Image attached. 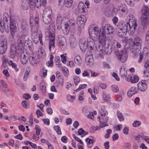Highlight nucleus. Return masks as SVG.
Here are the masks:
<instances>
[{
    "label": "nucleus",
    "instance_id": "f257e3e1",
    "mask_svg": "<svg viewBox=\"0 0 149 149\" xmlns=\"http://www.w3.org/2000/svg\"><path fill=\"white\" fill-rule=\"evenodd\" d=\"M115 29L110 24H106L100 29L99 37L100 41L104 42V39L111 40L112 38L113 34Z\"/></svg>",
    "mask_w": 149,
    "mask_h": 149
},
{
    "label": "nucleus",
    "instance_id": "f03ea898",
    "mask_svg": "<svg viewBox=\"0 0 149 149\" xmlns=\"http://www.w3.org/2000/svg\"><path fill=\"white\" fill-rule=\"evenodd\" d=\"M126 26H127L128 32L131 35H132L134 33L136 27L137 26L136 21L134 16L130 14L127 16L126 20Z\"/></svg>",
    "mask_w": 149,
    "mask_h": 149
},
{
    "label": "nucleus",
    "instance_id": "7ed1b4c3",
    "mask_svg": "<svg viewBox=\"0 0 149 149\" xmlns=\"http://www.w3.org/2000/svg\"><path fill=\"white\" fill-rule=\"evenodd\" d=\"M100 116L98 117L99 121L100 123V127H103L107 126V122L108 118L107 117V112L104 106H102L101 109L100 110Z\"/></svg>",
    "mask_w": 149,
    "mask_h": 149
},
{
    "label": "nucleus",
    "instance_id": "20e7f679",
    "mask_svg": "<svg viewBox=\"0 0 149 149\" xmlns=\"http://www.w3.org/2000/svg\"><path fill=\"white\" fill-rule=\"evenodd\" d=\"M31 42L28 36V33L26 35L25 33L22 34L21 36H19L17 40V44L18 48L22 49L23 47V43L27 46Z\"/></svg>",
    "mask_w": 149,
    "mask_h": 149
},
{
    "label": "nucleus",
    "instance_id": "39448f33",
    "mask_svg": "<svg viewBox=\"0 0 149 149\" xmlns=\"http://www.w3.org/2000/svg\"><path fill=\"white\" fill-rule=\"evenodd\" d=\"M99 28L97 25L95 24H92L89 27L88 32L90 37L95 39L99 38Z\"/></svg>",
    "mask_w": 149,
    "mask_h": 149
},
{
    "label": "nucleus",
    "instance_id": "423d86ee",
    "mask_svg": "<svg viewBox=\"0 0 149 149\" xmlns=\"http://www.w3.org/2000/svg\"><path fill=\"white\" fill-rule=\"evenodd\" d=\"M117 27L119 29L118 32V36L121 38H123L126 34L127 30V26L126 24L123 21L119 22L117 25Z\"/></svg>",
    "mask_w": 149,
    "mask_h": 149
},
{
    "label": "nucleus",
    "instance_id": "0eeeda50",
    "mask_svg": "<svg viewBox=\"0 0 149 149\" xmlns=\"http://www.w3.org/2000/svg\"><path fill=\"white\" fill-rule=\"evenodd\" d=\"M43 34L42 33H38L36 31L33 32L31 35V38L34 43L37 44L40 41V43L42 45L43 43L42 41Z\"/></svg>",
    "mask_w": 149,
    "mask_h": 149
},
{
    "label": "nucleus",
    "instance_id": "6e6552de",
    "mask_svg": "<svg viewBox=\"0 0 149 149\" xmlns=\"http://www.w3.org/2000/svg\"><path fill=\"white\" fill-rule=\"evenodd\" d=\"M116 54L118 59L121 62L124 63L127 60L128 55L126 49L116 52Z\"/></svg>",
    "mask_w": 149,
    "mask_h": 149
},
{
    "label": "nucleus",
    "instance_id": "1a4fd4ad",
    "mask_svg": "<svg viewBox=\"0 0 149 149\" xmlns=\"http://www.w3.org/2000/svg\"><path fill=\"white\" fill-rule=\"evenodd\" d=\"M117 12H119V15L120 17H123L125 16L128 13V9L126 6L121 4L116 10Z\"/></svg>",
    "mask_w": 149,
    "mask_h": 149
},
{
    "label": "nucleus",
    "instance_id": "9d476101",
    "mask_svg": "<svg viewBox=\"0 0 149 149\" xmlns=\"http://www.w3.org/2000/svg\"><path fill=\"white\" fill-rule=\"evenodd\" d=\"M115 8L114 5H111L107 8L105 10V14L108 17L115 15L116 12L115 10Z\"/></svg>",
    "mask_w": 149,
    "mask_h": 149
},
{
    "label": "nucleus",
    "instance_id": "9b49d317",
    "mask_svg": "<svg viewBox=\"0 0 149 149\" xmlns=\"http://www.w3.org/2000/svg\"><path fill=\"white\" fill-rule=\"evenodd\" d=\"M7 48V41L5 39L0 40V54H3L6 51Z\"/></svg>",
    "mask_w": 149,
    "mask_h": 149
},
{
    "label": "nucleus",
    "instance_id": "f8f14e48",
    "mask_svg": "<svg viewBox=\"0 0 149 149\" xmlns=\"http://www.w3.org/2000/svg\"><path fill=\"white\" fill-rule=\"evenodd\" d=\"M106 40V39H105L104 42H102V41H100V38H99V42L100 44L97 47H96L95 49H97L100 54H105L104 49L106 46L105 45Z\"/></svg>",
    "mask_w": 149,
    "mask_h": 149
},
{
    "label": "nucleus",
    "instance_id": "ddd939ff",
    "mask_svg": "<svg viewBox=\"0 0 149 149\" xmlns=\"http://www.w3.org/2000/svg\"><path fill=\"white\" fill-rule=\"evenodd\" d=\"M147 81L142 80L139 82L137 84L138 89L141 91H145L147 88V85L146 84Z\"/></svg>",
    "mask_w": 149,
    "mask_h": 149
},
{
    "label": "nucleus",
    "instance_id": "4468645a",
    "mask_svg": "<svg viewBox=\"0 0 149 149\" xmlns=\"http://www.w3.org/2000/svg\"><path fill=\"white\" fill-rule=\"evenodd\" d=\"M61 29L64 33L65 35L68 34L69 32L70 27L69 28V24L68 22H62L61 23Z\"/></svg>",
    "mask_w": 149,
    "mask_h": 149
},
{
    "label": "nucleus",
    "instance_id": "2eb2a0df",
    "mask_svg": "<svg viewBox=\"0 0 149 149\" xmlns=\"http://www.w3.org/2000/svg\"><path fill=\"white\" fill-rule=\"evenodd\" d=\"M87 42L88 47L93 49H95L96 45L95 44L94 39L93 38L90 36L87 38Z\"/></svg>",
    "mask_w": 149,
    "mask_h": 149
},
{
    "label": "nucleus",
    "instance_id": "dca6fc26",
    "mask_svg": "<svg viewBox=\"0 0 149 149\" xmlns=\"http://www.w3.org/2000/svg\"><path fill=\"white\" fill-rule=\"evenodd\" d=\"M21 28L22 34L25 33V35H26L27 33H28V25L26 21H23L22 22Z\"/></svg>",
    "mask_w": 149,
    "mask_h": 149
},
{
    "label": "nucleus",
    "instance_id": "f3484780",
    "mask_svg": "<svg viewBox=\"0 0 149 149\" xmlns=\"http://www.w3.org/2000/svg\"><path fill=\"white\" fill-rule=\"evenodd\" d=\"M51 38L49 40V48L50 51H53L54 48L55 34L53 33L50 35Z\"/></svg>",
    "mask_w": 149,
    "mask_h": 149
},
{
    "label": "nucleus",
    "instance_id": "a211bd4d",
    "mask_svg": "<svg viewBox=\"0 0 149 149\" xmlns=\"http://www.w3.org/2000/svg\"><path fill=\"white\" fill-rule=\"evenodd\" d=\"M93 61L92 54L91 53L89 54H87L85 58V62L87 65L92 64L93 63Z\"/></svg>",
    "mask_w": 149,
    "mask_h": 149
},
{
    "label": "nucleus",
    "instance_id": "6ab92c4d",
    "mask_svg": "<svg viewBox=\"0 0 149 149\" xmlns=\"http://www.w3.org/2000/svg\"><path fill=\"white\" fill-rule=\"evenodd\" d=\"M148 15H142L141 17L142 24L143 26L146 27L149 24V19L148 18Z\"/></svg>",
    "mask_w": 149,
    "mask_h": 149
},
{
    "label": "nucleus",
    "instance_id": "aec40b11",
    "mask_svg": "<svg viewBox=\"0 0 149 149\" xmlns=\"http://www.w3.org/2000/svg\"><path fill=\"white\" fill-rule=\"evenodd\" d=\"M29 62L33 66H35L39 62V59L37 56H30L29 58Z\"/></svg>",
    "mask_w": 149,
    "mask_h": 149
},
{
    "label": "nucleus",
    "instance_id": "412c9836",
    "mask_svg": "<svg viewBox=\"0 0 149 149\" xmlns=\"http://www.w3.org/2000/svg\"><path fill=\"white\" fill-rule=\"evenodd\" d=\"M29 58V55L26 53H23L21 55V61L23 64H26L28 61Z\"/></svg>",
    "mask_w": 149,
    "mask_h": 149
},
{
    "label": "nucleus",
    "instance_id": "4be33fe9",
    "mask_svg": "<svg viewBox=\"0 0 149 149\" xmlns=\"http://www.w3.org/2000/svg\"><path fill=\"white\" fill-rule=\"evenodd\" d=\"M42 15L52 16V12L50 7L47 6L45 8Z\"/></svg>",
    "mask_w": 149,
    "mask_h": 149
},
{
    "label": "nucleus",
    "instance_id": "5701e85b",
    "mask_svg": "<svg viewBox=\"0 0 149 149\" xmlns=\"http://www.w3.org/2000/svg\"><path fill=\"white\" fill-rule=\"evenodd\" d=\"M141 47H139L137 45H134L132 44L130 47V50L132 53L136 54L139 52L141 49Z\"/></svg>",
    "mask_w": 149,
    "mask_h": 149
},
{
    "label": "nucleus",
    "instance_id": "b1692460",
    "mask_svg": "<svg viewBox=\"0 0 149 149\" xmlns=\"http://www.w3.org/2000/svg\"><path fill=\"white\" fill-rule=\"evenodd\" d=\"M78 9L80 13H86L87 9L84 3L82 2H80L78 4Z\"/></svg>",
    "mask_w": 149,
    "mask_h": 149
},
{
    "label": "nucleus",
    "instance_id": "393cba45",
    "mask_svg": "<svg viewBox=\"0 0 149 149\" xmlns=\"http://www.w3.org/2000/svg\"><path fill=\"white\" fill-rule=\"evenodd\" d=\"M86 21V17L84 15L79 16L77 18L78 23L84 24Z\"/></svg>",
    "mask_w": 149,
    "mask_h": 149
},
{
    "label": "nucleus",
    "instance_id": "a878e982",
    "mask_svg": "<svg viewBox=\"0 0 149 149\" xmlns=\"http://www.w3.org/2000/svg\"><path fill=\"white\" fill-rule=\"evenodd\" d=\"M127 69L125 67L123 66L120 69V75L122 77H126L127 75Z\"/></svg>",
    "mask_w": 149,
    "mask_h": 149
},
{
    "label": "nucleus",
    "instance_id": "bb28decb",
    "mask_svg": "<svg viewBox=\"0 0 149 149\" xmlns=\"http://www.w3.org/2000/svg\"><path fill=\"white\" fill-rule=\"evenodd\" d=\"M136 92L137 89L135 87H132L127 92V96L129 97H130L133 95L136 94Z\"/></svg>",
    "mask_w": 149,
    "mask_h": 149
},
{
    "label": "nucleus",
    "instance_id": "cd10ccee",
    "mask_svg": "<svg viewBox=\"0 0 149 149\" xmlns=\"http://www.w3.org/2000/svg\"><path fill=\"white\" fill-rule=\"evenodd\" d=\"M79 46L81 50L84 52H85L87 48V45L84 40H81L80 41Z\"/></svg>",
    "mask_w": 149,
    "mask_h": 149
},
{
    "label": "nucleus",
    "instance_id": "c85d7f7f",
    "mask_svg": "<svg viewBox=\"0 0 149 149\" xmlns=\"http://www.w3.org/2000/svg\"><path fill=\"white\" fill-rule=\"evenodd\" d=\"M102 97L104 102H107L110 100L111 96L110 94L107 93L104 91H103L102 93Z\"/></svg>",
    "mask_w": 149,
    "mask_h": 149
},
{
    "label": "nucleus",
    "instance_id": "c756f323",
    "mask_svg": "<svg viewBox=\"0 0 149 149\" xmlns=\"http://www.w3.org/2000/svg\"><path fill=\"white\" fill-rule=\"evenodd\" d=\"M29 1L28 0H23L21 3L22 8L24 10H27L29 7Z\"/></svg>",
    "mask_w": 149,
    "mask_h": 149
},
{
    "label": "nucleus",
    "instance_id": "7c9ffc66",
    "mask_svg": "<svg viewBox=\"0 0 149 149\" xmlns=\"http://www.w3.org/2000/svg\"><path fill=\"white\" fill-rule=\"evenodd\" d=\"M29 5L31 8L33 10L36 8H37V0H29Z\"/></svg>",
    "mask_w": 149,
    "mask_h": 149
},
{
    "label": "nucleus",
    "instance_id": "2f4dec72",
    "mask_svg": "<svg viewBox=\"0 0 149 149\" xmlns=\"http://www.w3.org/2000/svg\"><path fill=\"white\" fill-rule=\"evenodd\" d=\"M52 16L42 15L43 20L44 23L48 24L51 22Z\"/></svg>",
    "mask_w": 149,
    "mask_h": 149
},
{
    "label": "nucleus",
    "instance_id": "473e14b6",
    "mask_svg": "<svg viewBox=\"0 0 149 149\" xmlns=\"http://www.w3.org/2000/svg\"><path fill=\"white\" fill-rule=\"evenodd\" d=\"M142 40L141 38L137 37L134 39V40L133 43V44L134 45H137L141 47Z\"/></svg>",
    "mask_w": 149,
    "mask_h": 149
},
{
    "label": "nucleus",
    "instance_id": "72a5a7b5",
    "mask_svg": "<svg viewBox=\"0 0 149 149\" xmlns=\"http://www.w3.org/2000/svg\"><path fill=\"white\" fill-rule=\"evenodd\" d=\"M58 67L63 71L64 74L65 76H67L69 74V71L67 68L65 67H62L60 64H58Z\"/></svg>",
    "mask_w": 149,
    "mask_h": 149
},
{
    "label": "nucleus",
    "instance_id": "f704fd0d",
    "mask_svg": "<svg viewBox=\"0 0 149 149\" xmlns=\"http://www.w3.org/2000/svg\"><path fill=\"white\" fill-rule=\"evenodd\" d=\"M74 61L76 64L79 65L81 64L82 60L80 56H77L74 58Z\"/></svg>",
    "mask_w": 149,
    "mask_h": 149
},
{
    "label": "nucleus",
    "instance_id": "c9c22d12",
    "mask_svg": "<svg viewBox=\"0 0 149 149\" xmlns=\"http://www.w3.org/2000/svg\"><path fill=\"white\" fill-rule=\"evenodd\" d=\"M112 47L111 45H107L105 46L104 49L105 54H110L112 52Z\"/></svg>",
    "mask_w": 149,
    "mask_h": 149
},
{
    "label": "nucleus",
    "instance_id": "e433bc0d",
    "mask_svg": "<svg viewBox=\"0 0 149 149\" xmlns=\"http://www.w3.org/2000/svg\"><path fill=\"white\" fill-rule=\"evenodd\" d=\"M16 49L15 46H13L11 47L10 57L11 58H13L15 56L16 52Z\"/></svg>",
    "mask_w": 149,
    "mask_h": 149
},
{
    "label": "nucleus",
    "instance_id": "4c0bfd02",
    "mask_svg": "<svg viewBox=\"0 0 149 149\" xmlns=\"http://www.w3.org/2000/svg\"><path fill=\"white\" fill-rule=\"evenodd\" d=\"M16 22L14 19H10V20L9 21V23L7 24V27H16Z\"/></svg>",
    "mask_w": 149,
    "mask_h": 149
},
{
    "label": "nucleus",
    "instance_id": "58836bf2",
    "mask_svg": "<svg viewBox=\"0 0 149 149\" xmlns=\"http://www.w3.org/2000/svg\"><path fill=\"white\" fill-rule=\"evenodd\" d=\"M142 15H148L149 13V9L148 6H143L141 10Z\"/></svg>",
    "mask_w": 149,
    "mask_h": 149
},
{
    "label": "nucleus",
    "instance_id": "ea45409f",
    "mask_svg": "<svg viewBox=\"0 0 149 149\" xmlns=\"http://www.w3.org/2000/svg\"><path fill=\"white\" fill-rule=\"evenodd\" d=\"M16 27H6L5 29L6 30H8V31L9 30H10V33L12 36L13 37L15 32L16 31Z\"/></svg>",
    "mask_w": 149,
    "mask_h": 149
},
{
    "label": "nucleus",
    "instance_id": "a19ab883",
    "mask_svg": "<svg viewBox=\"0 0 149 149\" xmlns=\"http://www.w3.org/2000/svg\"><path fill=\"white\" fill-rule=\"evenodd\" d=\"M73 2V0H64V5L66 7L70 8L72 6Z\"/></svg>",
    "mask_w": 149,
    "mask_h": 149
},
{
    "label": "nucleus",
    "instance_id": "79ce46f5",
    "mask_svg": "<svg viewBox=\"0 0 149 149\" xmlns=\"http://www.w3.org/2000/svg\"><path fill=\"white\" fill-rule=\"evenodd\" d=\"M37 8L41 6L44 7L46 4V0H37Z\"/></svg>",
    "mask_w": 149,
    "mask_h": 149
},
{
    "label": "nucleus",
    "instance_id": "37998d69",
    "mask_svg": "<svg viewBox=\"0 0 149 149\" xmlns=\"http://www.w3.org/2000/svg\"><path fill=\"white\" fill-rule=\"evenodd\" d=\"M3 18L4 20V22H5L7 24L9 22V20L11 19L9 17L8 14L6 12L4 13L3 14Z\"/></svg>",
    "mask_w": 149,
    "mask_h": 149
},
{
    "label": "nucleus",
    "instance_id": "c03bdc74",
    "mask_svg": "<svg viewBox=\"0 0 149 149\" xmlns=\"http://www.w3.org/2000/svg\"><path fill=\"white\" fill-rule=\"evenodd\" d=\"M79 135H81L82 137H83L85 135L88 134V132H85L82 128H80L78 132Z\"/></svg>",
    "mask_w": 149,
    "mask_h": 149
},
{
    "label": "nucleus",
    "instance_id": "a18cd8bd",
    "mask_svg": "<svg viewBox=\"0 0 149 149\" xmlns=\"http://www.w3.org/2000/svg\"><path fill=\"white\" fill-rule=\"evenodd\" d=\"M39 19L38 17H36L34 19V23H35L36 26V30H38L39 27Z\"/></svg>",
    "mask_w": 149,
    "mask_h": 149
},
{
    "label": "nucleus",
    "instance_id": "49530a36",
    "mask_svg": "<svg viewBox=\"0 0 149 149\" xmlns=\"http://www.w3.org/2000/svg\"><path fill=\"white\" fill-rule=\"evenodd\" d=\"M117 115L118 119L120 121H123L124 119V117L123 116L122 113L120 112L119 111H117Z\"/></svg>",
    "mask_w": 149,
    "mask_h": 149
},
{
    "label": "nucleus",
    "instance_id": "de8ad7c7",
    "mask_svg": "<svg viewBox=\"0 0 149 149\" xmlns=\"http://www.w3.org/2000/svg\"><path fill=\"white\" fill-rule=\"evenodd\" d=\"M107 133L104 136L105 138H108L110 136V134L112 133V131L110 129H108L107 130Z\"/></svg>",
    "mask_w": 149,
    "mask_h": 149
},
{
    "label": "nucleus",
    "instance_id": "09e8293b",
    "mask_svg": "<svg viewBox=\"0 0 149 149\" xmlns=\"http://www.w3.org/2000/svg\"><path fill=\"white\" fill-rule=\"evenodd\" d=\"M144 136H141L140 135H138L135 136L134 139L138 141V142L141 141L143 139V137Z\"/></svg>",
    "mask_w": 149,
    "mask_h": 149
},
{
    "label": "nucleus",
    "instance_id": "8fccbe9b",
    "mask_svg": "<svg viewBox=\"0 0 149 149\" xmlns=\"http://www.w3.org/2000/svg\"><path fill=\"white\" fill-rule=\"evenodd\" d=\"M6 88V89L4 90V92L6 93V95L8 96H13L12 91L11 90H8L7 88Z\"/></svg>",
    "mask_w": 149,
    "mask_h": 149
},
{
    "label": "nucleus",
    "instance_id": "3c124183",
    "mask_svg": "<svg viewBox=\"0 0 149 149\" xmlns=\"http://www.w3.org/2000/svg\"><path fill=\"white\" fill-rule=\"evenodd\" d=\"M54 128L58 134H61L60 128L59 126L58 125L55 126L54 127Z\"/></svg>",
    "mask_w": 149,
    "mask_h": 149
},
{
    "label": "nucleus",
    "instance_id": "603ef678",
    "mask_svg": "<svg viewBox=\"0 0 149 149\" xmlns=\"http://www.w3.org/2000/svg\"><path fill=\"white\" fill-rule=\"evenodd\" d=\"M111 89L115 93L119 91L118 87L115 85H113L111 86Z\"/></svg>",
    "mask_w": 149,
    "mask_h": 149
},
{
    "label": "nucleus",
    "instance_id": "864d4df0",
    "mask_svg": "<svg viewBox=\"0 0 149 149\" xmlns=\"http://www.w3.org/2000/svg\"><path fill=\"white\" fill-rule=\"evenodd\" d=\"M87 86V85L86 84H84L80 85L79 88L75 90V91L76 92L78 91L79 90L86 88Z\"/></svg>",
    "mask_w": 149,
    "mask_h": 149
},
{
    "label": "nucleus",
    "instance_id": "5fc2aeb1",
    "mask_svg": "<svg viewBox=\"0 0 149 149\" xmlns=\"http://www.w3.org/2000/svg\"><path fill=\"white\" fill-rule=\"evenodd\" d=\"M22 106L25 108H29V105L27 102L25 100H23L22 102Z\"/></svg>",
    "mask_w": 149,
    "mask_h": 149
},
{
    "label": "nucleus",
    "instance_id": "6e6d98bb",
    "mask_svg": "<svg viewBox=\"0 0 149 149\" xmlns=\"http://www.w3.org/2000/svg\"><path fill=\"white\" fill-rule=\"evenodd\" d=\"M55 26L54 23L51 24L49 26L48 28L49 30L50 31L49 32H52V31L53 32L55 30Z\"/></svg>",
    "mask_w": 149,
    "mask_h": 149
},
{
    "label": "nucleus",
    "instance_id": "4d7b16f0",
    "mask_svg": "<svg viewBox=\"0 0 149 149\" xmlns=\"http://www.w3.org/2000/svg\"><path fill=\"white\" fill-rule=\"evenodd\" d=\"M62 17L61 15L60 14H59L58 15L56 19V23L57 24H60L62 23Z\"/></svg>",
    "mask_w": 149,
    "mask_h": 149
},
{
    "label": "nucleus",
    "instance_id": "13d9d810",
    "mask_svg": "<svg viewBox=\"0 0 149 149\" xmlns=\"http://www.w3.org/2000/svg\"><path fill=\"white\" fill-rule=\"evenodd\" d=\"M73 79L74 83L76 85H77L78 83L80 82V79L79 77L77 76L74 77H73Z\"/></svg>",
    "mask_w": 149,
    "mask_h": 149
},
{
    "label": "nucleus",
    "instance_id": "bf43d9fd",
    "mask_svg": "<svg viewBox=\"0 0 149 149\" xmlns=\"http://www.w3.org/2000/svg\"><path fill=\"white\" fill-rule=\"evenodd\" d=\"M36 113V114L37 117L38 118H39L40 116H42L44 115L43 113H42L39 109H38L37 110Z\"/></svg>",
    "mask_w": 149,
    "mask_h": 149
},
{
    "label": "nucleus",
    "instance_id": "052dcab7",
    "mask_svg": "<svg viewBox=\"0 0 149 149\" xmlns=\"http://www.w3.org/2000/svg\"><path fill=\"white\" fill-rule=\"evenodd\" d=\"M141 122L139 121H135L133 124V126L134 127H138L141 125Z\"/></svg>",
    "mask_w": 149,
    "mask_h": 149
},
{
    "label": "nucleus",
    "instance_id": "680f3d73",
    "mask_svg": "<svg viewBox=\"0 0 149 149\" xmlns=\"http://www.w3.org/2000/svg\"><path fill=\"white\" fill-rule=\"evenodd\" d=\"M139 80V77L137 75H135L133 77V79L132 78V80L131 81V83H135L138 81Z\"/></svg>",
    "mask_w": 149,
    "mask_h": 149
},
{
    "label": "nucleus",
    "instance_id": "e2e57ef3",
    "mask_svg": "<svg viewBox=\"0 0 149 149\" xmlns=\"http://www.w3.org/2000/svg\"><path fill=\"white\" fill-rule=\"evenodd\" d=\"M127 4L133 7L134 6V4L133 2V0H125Z\"/></svg>",
    "mask_w": 149,
    "mask_h": 149
},
{
    "label": "nucleus",
    "instance_id": "0e129e2a",
    "mask_svg": "<svg viewBox=\"0 0 149 149\" xmlns=\"http://www.w3.org/2000/svg\"><path fill=\"white\" fill-rule=\"evenodd\" d=\"M35 129L36 130V132L37 135H39L40 133V132L41 131L39 127V126L36 125L35 126Z\"/></svg>",
    "mask_w": 149,
    "mask_h": 149
},
{
    "label": "nucleus",
    "instance_id": "69168bd1",
    "mask_svg": "<svg viewBox=\"0 0 149 149\" xmlns=\"http://www.w3.org/2000/svg\"><path fill=\"white\" fill-rule=\"evenodd\" d=\"M144 76L145 77H149V69H146L143 71Z\"/></svg>",
    "mask_w": 149,
    "mask_h": 149
},
{
    "label": "nucleus",
    "instance_id": "338daca9",
    "mask_svg": "<svg viewBox=\"0 0 149 149\" xmlns=\"http://www.w3.org/2000/svg\"><path fill=\"white\" fill-rule=\"evenodd\" d=\"M66 56V54H62L61 56L62 61L64 63H66V58H65Z\"/></svg>",
    "mask_w": 149,
    "mask_h": 149
},
{
    "label": "nucleus",
    "instance_id": "774afa93",
    "mask_svg": "<svg viewBox=\"0 0 149 149\" xmlns=\"http://www.w3.org/2000/svg\"><path fill=\"white\" fill-rule=\"evenodd\" d=\"M42 121L44 122V124L47 125H49L50 124V122L49 120L48 119H42Z\"/></svg>",
    "mask_w": 149,
    "mask_h": 149
}]
</instances>
